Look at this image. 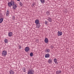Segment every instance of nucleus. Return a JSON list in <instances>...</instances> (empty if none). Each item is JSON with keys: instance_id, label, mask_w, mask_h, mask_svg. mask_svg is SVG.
<instances>
[{"instance_id": "obj_1", "label": "nucleus", "mask_w": 74, "mask_h": 74, "mask_svg": "<svg viewBox=\"0 0 74 74\" xmlns=\"http://www.w3.org/2000/svg\"><path fill=\"white\" fill-rule=\"evenodd\" d=\"M34 71L32 70V69H30L27 71V74H33L34 73Z\"/></svg>"}, {"instance_id": "obj_2", "label": "nucleus", "mask_w": 74, "mask_h": 74, "mask_svg": "<svg viewBox=\"0 0 74 74\" xmlns=\"http://www.w3.org/2000/svg\"><path fill=\"white\" fill-rule=\"evenodd\" d=\"M7 51H4L2 52V55L3 56H5L6 55H7Z\"/></svg>"}, {"instance_id": "obj_3", "label": "nucleus", "mask_w": 74, "mask_h": 74, "mask_svg": "<svg viewBox=\"0 0 74 74\" xmlns=\"http://www.w3.org/2000/svg\"><path fill=\"white\" fill-rule=\"evenodd\" d=\"M0 17H1V18H2L0 19V23H2L3 22V21L4 18H3V15H0Z\"/></svg>"}, {"instance_id": "obj_4", "label": "nucleus", "mask_w": 74, "mask_h": 74, "mask_svg": "<svg viewBox=\"0 0 74 74\" xmlns=\"http://www.w3.org/2000/svg\"><path fill=\"white\" fill-rule=\"evenodd\" d=\"M25 50L26 52H28L30 51V48L29 47H26L25 49Z\"/></svg>"}, {"instance_id": "obj_5", "label": "nucleus", "mask_w": 74, "mask_h": 74, "mask_svg": "<svg viewBox=\"0 0 74 74\" xmlns=\"http://www.w3.org/2000/svg\"><path fill=\"white\" fill-rule=\"evenodd\" d=\"M52 58H50L48 61V63H52Z\"/></svg>"}, {"instance_id": "obj_6", "label": "nucleus", "mask_w": 74, "mask_h": 74, "mask_svg": "<svg viewBox=\"0 0 74 74\" xmlns=\"http://www.w3.org/2000/svg\"><path fill=\"white\" fill-rule=\"evenodd\" d=\"M8 5L9 7H11V6H12V4L11 2H8Z\"/></svg>"}, {"instance_id": "obj_7", "label": "nucleus", "mask_w": 74, "mask_h": 74, "mask_svg": "<svg viewBox=\"0 0 74 74\" xmlns=\"http://www.w3.org/2000/svg\"><path fill=\"white\" fill-rule=\"evenodd\" d=\"M58 36H61L62 35V32L60 31H58Z\"/></svg>"}, {"instance_id": "obj_8", "label": "nucleus", "mask_w": 74, "mask_h": 74, "mask_svg": "<svg viewBox=\"0 0 74 74\" xmlns=\"http://www.w3.org/2000/svg\"><path fill=\"white\" fill-rule=\"evenodd\" d=\"M39 22V20L37 19V20H36L35 21V23H36V25L37 24H40V23Z\"/></svg>"}, {"instance_id": "obj_9", "label": "nucleus", "mask_w": 74, "mask_h": 74, "mask_svg": "<svg viewBox=\"0 0 74 74\" xmlns=\"http://www.w3.org/2000/svg\"><path fill=\"white\" fill-rule=\"evenodd\" d=\"M12 8L13 9H15L16 8L17 6H16V4H14L13 5H12Z\"/></svg>"}, {"instance_id": "obj_10", "label": "nucleus", "mask_w": 74, "mask_h": 74, "mask_svg": "<svg viewBox=\"0 0 74 74\" xmlns=\"http://www.w3.org/2000/svg\"><path fill=\"white\" fill-rule=\"evenodd\" d=\"M62 73V71H56V74H61Z\"/></svg>"}, {"instance_id": "obj_11", "label": "nucleus", "mask_w": 74, "mask_h": 74, "mask_svg": "<svg viewBox=\"0 0 74 74\" xmlns=\"http://www.w3.org/2000/svg\"><path fill=\"white\" fill-rule=\"evenodd\" d=\"M49 56H50V55L48 53L46 54L45 55V58H49Z\"/></svg>"}, {"instance_id": "obj_12", "label": "nucleus", "mask_w": 74, "mask_h": 74, "mask_svg": "<svg viewBox=\"0 0 74 74\" xmlns=\"http://www.w3.org/2000/svg\"><path fill=\"white\" fill-rule=\"evenodd\" d=\"M8 36L9 37H11L12 35V32H10L8 33Z\"/></svg>"}, {"instance_id": "obj_13", "label": "nucleus", "mask_w": 74, "mask_h": 74, "mask_svg": "<svg viewBox=\"0 0 74 74\" xmlns=\"http://www.w3.org/2000/svg\"><path fill=\"white\" fill-rule=\"evenodd\" d=\"M9 73L10 74H14V71H12V70H10L9 71Z\"/></svg>"}, {"instance_id": "obj_14", "label": "nucleus", "mask_w": 74, "mask_h": 74, "mask_svg": "<svg viewBox=\"0 0 74 74\" xmlns=\"http://www.w3.org/2000/svg\"><path fill=\"white\" fill-rule=\"evenodd\" d=\"M53 60L56 64H58V62H57V59L56 58L54 59Z\"/></svg>"}, {"instance_id": "obj_15", "label": "nucleus", "mask_w": 74, "mask_h": 74, "mask_svg": "<svg viewBox=\"0 0 74 74\" xmlns=\"http://www.w3.org/2000/svg\"><path fill=\"white\" fill-rule=\"evenodd\" d=\"M44 41L45 42V43H48V39L47 38H45V39Z\"/></svg>"}, {"instance_id": "obj_16", "label": "nucleus", "mask_w": 74, "mask_h": 74, "mask_svg": "<svg viewBox=\"0 0 74 74\" xmlns=\"http://www.w3.org/2000/svg\"><path fill=\"white\" fill-rule=\"evenodd\" d=\"M45 52H46L47 53H49V52H50V50L49 49H45Z\"/></svg>"}, {"instance_id": "obj_17", "label": "nucleus", "mask_w": 74, "mask_h": 74, "mask_svg": "<svg viewBox=\"0 0 74 74\" xmlns=\"http://www.w3.org/2000/svg\"><path fill=\"white\" fill-rule=\"evenodd\" d=\"M36 26L37 28H38V29H39V28H40V26H41V25H40V24H36Z\"/></svg>"}, {"instance_id": "obj_18", "label": "nucleus", "mask_w": 74, "mask_h": 74, "mask_svg": "<svg viewBox=\"0 0 74 74\" xmlns=\"http://www.w3.org/2000/svg\"><path fill=\"white\" fill-rule=\"evenodd\" d=\"M10 3H12V5H14V4H15V2L13 0H11Z\"/></svg>"}, {"instance_id": "obj_19", "label": "nucleus", "mask_w": 74, "mask_h": 74, "mask_svg": "<svg viewBox=\"0 0 74 74\" xmlns=\"http://www.w3.org/2000/svg\"><path fill=\"white\" fill-rule=\"evenodd\" d=\"M6 15L7 16H8L9 15V11L7 10L6 13Z\"/></svg>"}, {"instance_id": "obj_20", "label": "nucleus", "mask_w": 74, "mask_h": 74, "mask_svg": "<svg viewBox=\"0 0 74 74\" xmlns=\"http://www.w3.org/2000/svg\"><path fill=\"white\" fill-rule=\"evenodd\" d=\"M40 1L42 3H45V0H40Z\"/></svg>"}, {"instance_id": "obj_21", "label": "nucleus", "mask_w": 74, "mask_h": 74, "mask_svg": "<svg viewBox=\"0 0 74 74\" xmlns=\"http://www.w3.org/2000/svg\"><path fill=\"white\" fill-rule=\"evenodd\" d=\"M4 41L5 42V43H8V40H7V39H5Z\"/></svg>"}, {"instance_id": "obj_22", "label": "nucleus", "mask_w": 74, "mask_h": 74, "mask_svg": "<svg viewBox=\"0 0 74 74\" xmlns=\"http://www.w3.org/2000/svg\"><path fill=\"white\" fill-rule=\"evenodd\" d=\"M47 20L49 21V22H52V19H51V18H49V19H47Z\"/></svg>"}, {"instance_id": "obj_23", "label": "nucleus", "mask_w": 74, "mask_h": 74, "mask_svg": "<svg viewBox=\"0 0 74 74\" xmlns=\"http://www.w3.org/2000/svg\"><path fill=\"white\" fill-rule=\"evenodd\" d=\"M33 53L32 52H31L30 54V56H33Z\"/></svg>"}, {"instance_id": "obj_24", "label": "nucleus", "mask_w": 74, "mask_h": 74, "mask_svg": "<svg viewBox=\"0 0 74 74\" xmlns=\"http://www.w3.org/2000/svg\"><path fill=\"white\" fill-rule=\"evenodd\" d=\"M46 14L47 15H49L50 14V13H49V12H46Z\"/></svg>"}, {"instance_id": "obj_25", "label": "nucleus", "mask_w": 74, "mask_h": 74, "mask_svg": "<svg viewBox=\"0 0 74 74\" xmlns=\"http://www.w3.org/2000/svg\"><path fill=\"white\" fill-rule=\"evenodd\" d=\"M20 5L21 6H22V5H23V4H22V3H21V2H20Z\"/></svg>"}, {"instance_id": "obj_26", "label": "nucleus", "mask_w": 74, "mask_h": 74, "mask_svg": "<svg viewBox=\"0 0 74 74\" xmlns=\"http://www.w3.org/2000/svg\"><path fill=\"white\" fill-rule=\"evenodd\" d=\"M48 22L47 21H45V24L46 25H48Z\"/></svg>"}, {"instance_id": "obj_27", "label": "nucleus", "mask_w": 74, "mask_h": 74, "mask_svg": "<svg viewBox=\"0 0 74 74\" xmlns=\"http://www.w3.org/2000/svg\"><path fill=\"white\" fill-rule=\"evenodd\" d=\"M15 16H13V17H12V19H13V20H14V19H15Z\"/></svg>"}, {"instance_id": "obj_28", "label": "nucleus", "mask_w": 74, "mask_h": 74, "mask_svg": "<svg viewBox=\"0 0 74 74\" xmlns=\"http://www.w3.org/2000/svg\"><path fill=\"white\" fill-rule=\"evenodd\" d=\"M23 72H25L26 71V70H25V69H23Z\"/></svg>"}, {"instance_id": "obj_29", "label": "nucleus", "mask_w": 74, "mask_h": 74, "mask_svg": "<svg viewBox=\"0 0 74 74\" xmlns=\"http://www.w3.org/2000/svg\"><path fill=\"white\" fill-rule=\"evenodd\" d=\"M51 48H53V45H51Z\"/></svg>"}, {"instance_id": "obj_30", "label": "nucleus", "mask_w": 74, "mask_h": 74, "mask_svg": "<svg viewBox=\"0 0 74 74\" xmlns=\"http://www.w3.org/2000/svg\"><path fill=\"white\" fill-rule=\"evenodd\" d=\"M32 6H34H34H35V4H32Z\"/></svg>"}, {"instance_id": "obj_31", "label": "nucleus", "mask_w": 74, "mask_h": 74, "mask_svg": "<svg viewBox=\"0 0 74 74\" xmlns=\"http://www.w3.org/2000/svg\"><path fill=\"white\" fill-rule=\"evenodd\" d=\"M19 48L20 49H21V47H19Z\"/></svg>"}, {"instance_id": "obj_32", "label": "nucleus", "mask_w": 74, "mask_h": 74, "mask_svg": "<svg viewBox=\"0 0 74 74\" xmlns=\"http://www.w3.org/2000/svg\"><path fill=\"white\" fill-rule=\"evenodd\" d=\"M17 0V1H20V0Z\"/></svg>"}]
</instances>
